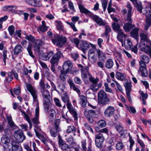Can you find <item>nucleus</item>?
Listing matches in <instances>:
<instances>
[{
    "label": "nucleus",
    "instance_id": "f257e3e1",
    "mask_svg": "<svg viewBox=\"0 0 151 151\" xmlns=\"http://www.w3.org/2000/svg\"><path fill=\"white\" fill-rule=\"evenodd\" d=\"M26 87L27 91L30 93L32 96L34 102L36 104V107L35 110V117L32 119V123L35 125L40 123L39 120V108L38 102L37 100V91L35 88L32 86L30 83H26Z\"/></svg>",
    "mask_w": 151,
    "mask_h": 151
},
{
    "label": "nucleus",
    "instance_id": "f03ea898",
    "mask_svg": "<svg viewBox=\"0 0 151 151\" xmlns=\"http://www.w3.org/2000/svg\"><path fill=\"white\" fill-rule=\"evenodd\" d=\"M149 61L150 58L146 55H143L140 56V60L139 62L140 66L139 70L143 77L146 76L147 75L146 64L148 63Z\"/></svg>",
    "mask_w": 151,
    "mask_h": 151
},
{
    "label": "nucleus",
    "instance_id": "7ed1b4c3",
    "mask_svg": "<svg viewBox=\"0 0 151 151\" xmlns=\"http://www.w3.org/2000/svg\"><path fill=\"white\" fill-rule=\"evenodd\" d=\"M99 103L102 105L108 104L110 99L107 93L103 90H101L98 93Z\"/></svg>",
    "mask_w": 151,
    "mask_h": 151
},
{
    "label": "nucleus",
    "instance_id": "20e7f679",
    "mask_svg": "<svg viewBox=\"0 0 151 151\" xmlns=\"http://www.w3.org/2000/svg\"><path fill=\"white\" fill-rule=\"evenodd\" d=\"M54 44L59 47H61L67 41L66 38L62 35H54V38L51 39Z\"/></svg>",
    "mask_w": 151,
    "mask_h": 151
},
{
    "label": "nucleus",
    "instance_id": "39448f33",
    "mask_svg": "<svg viewBox=\"0 0 151 151\" xmlns=\"http://www.w3.org/2000/svg\"><path fill=\"white\" fill-rule=\"evenodd\" d=\"M99 80V79L97 77L95 78L90 77L89 78V81L92 83L90 86V88L93 91H96L101 87L102 83L100 82L98 83Z\"/></svg>",
    "mask_w": 151,
    "mask_h": 151
},
{
    "label": "nucleus",
    "instance_id": "423d86ee",
    "mask_svg": "<svg viewBox=\"0 0 151 151\" xmlns=\"http://www.w3.org/2000/svg\"><path fill=\"white\" fill-rule=\"evenodd\" d=\"M59 125V120H56L54 122L53 127L50 131V135L52 137H55L58 135V133L60 131Z\"/></svg>",
    "mask_w": 151,
    "mask_h": 151
},
{
    "label": "nucleus",
    "instance_id": "0eeeda50",
    "mask_svg": "<svg viewBox=\"0 0 151 151\" xmlns=\"http://www.w3.org/2000/svg\"><path fill=\"white\" fill-rule=\"evenodd\" d=\"M105 140L102 134L99 133L95 135V142L96 146L99 148L103 147V143Z\"/></svg>",
    "mask_w": 151,
    "mask_h": 151
},
{
    "label": "nucleus",
    "instance_id": "6e6552de",
    "mask_svg": "<svg viewBox=\"0 0 151 151\" xmlns=\"http://www.w3.org/2000/svg\"><path fill=\"white\" fill-rule=\"evenodd\" d=\"M13 136L19 142H22L25 139V136L24 134L23 131L21 129L15 131L13 134Z\"/></svg>",
    "mask_w": 151,
    "mask_h": 151
},
{
    "label": "nucleus",
    "instance_id": "1a4fd4ad",
    "mask_svg": "<svg viewBox=\"0 0 151 151\" xmlns=\"http://www.w3.org/2000/svg\"><path fill=\"white\" fill-rule=\"evenodd\" d=\"M63 55V54L60 51H58L52 57L50 60L51 65H57L59 60Z\"/></svg>",
    "mask_w": 151,
    "mask_h": 151
},
{
    "label": "nucleus",
    "instance_id": "9d476101",
    "mask_svg": "<svg viewBox=\"0 0 151 151\" xmlns=\"http://www.w3.org/2000/svg\"><path fill=\"white\" fill-rule=\"evenodd\" d=\"M1 141L4 144L3 147L4 150L9 149H11L12 147L11 143H10V138L6 135H4L1 139Z\"/></svg>",
    "mask_w": 151,
    "mask_h": 151
},
{
    "label": "nucleus",
    "instance_id": "9b49d317",
    "mask_svg": "<svg viewBox=\"0 0 151 151\" xmlns=\"http://www.w3.org/2000/svg\"><path fill=\"white\" fill-rule=\"evenodd\" d=\"M90 16L91 18L99 26H104L106 24L105 22L99 16L92 14H90Z\"/></svg>",
    "mask_w": 151,
    "mask_h": 151
},
{
    "label": "nucleus",
    "instance_id": "f8f14e48",
    "mask_svg": "<svg viewBox=\"0 0 151 151\" xmlns=\"http://www.w3.org/2000/svg\"><path fill=\"white\" fill-rule=\"evenodd\" d=\"M73 67V65L72 62L70 60L65 61L63 65V69L62 72L64 73H69L70 70Z\"/></svg>",
    "mask_w": 151,
    "mask_h": 151
},
{
    "label": "nucleus",
    "instance_id": "ddd939ff",
    "mask_svg": "<svg viewBox=\"0 0 151 151\" xmlns=\"http://www.w3.org/2000/svg\"><path fill=\"white\" fill-rule=\"evenodd\" d=\"M125 21L127 22L124 24L123 26V28L126 32H129L131 29L134 27L135 26L132 24L131 17H129L128 18V17H127Z\"/></svg>",
    "mask_w": 151,
    "mask_h": 151
},
{
    "label": "nucleus",
    "instance_id": "4468645a",
    "mask_svg": "<svg viewBox=\"0 0 151 151\" xmlns=\"http://www.w3.org/2000/svg\"><path fill=\"white\" fill-rule=\"evenodd\" d=\"M146 20L145 25V29L147 30L151 25V12L150 10L147 11L146 13Z\"/></svg>",
    "mask_w": 151,
    "mask_h": 151
},
{
    "label": "nucleus",
    "instance_id": "2eb2a0df",
    "mask_svg": "<svg viewBox=\"0 0 151 151\" xmlns=\"http://www.w3.org/2000/svg\"><path fill=\"white\" fill-rule=\"evenodd\" d=\"M42 96L45 101L49 102L52 101V98L50 96V93L45 88L42 89Z\"/></svg>",
    "mask_w": 151,
    "mask_h": 151
},
{
    "label": "nucleus",
    "instance_id": "dca6fc26",
    "mask_svg": "<svg viewBox=\"0 0 151 151\" xmlns=\"http://www.w3.org/2000/svg\"><path fill=\"white\" fill-rule=\"evenodd\" d=\"M76 128L73 126L71 125L68 126L67 127L66 130V132L68 134L70 133H73V135L75 136L76 135H78V137L80 136V131L79 129H77V134H76Z\"/></svg>",
    "mask_w": 151,
    "mask_h": 151
},
{
    "label": "nucleus",
    "instance_id": "f3484780",
    "mask_svg": "<svg viewBox=\"0 0 151 151\" xmlns=\"http://www.w3.org/2000/svg\"><path fill=\"white\" fill-rule=\"evenodd\" d=\"M124 86L125 88L127 96L129 101H131L130 96V92L132 90V85L130 82H127L124 84Z\"/></svg>",
    "mask_w": 151,
    "mask_h": 151
},
{
    "label": "nucleus",
    "instance_id": "a211bd4d",
    "mask_svg": "<svg viewBox=\"0 0 151 151\" xmlns=\"http://www.w3.org/2000/svg\"><path fill=\"white\" fill-rule=\"evenodd\" d=\"M96 115V113L94 110H88L86 117L90 123H93V117H95Z\"/></svg>",
    "mask_w": 151,
    "mask_h": 151
},
{
    "label": "nucleus",
    "instance_id": "6ab92c4d",
    "mask_svg": "<svg viewBox=\"0 0 151 151\" xmlns=\"http://www.w3.org/2000/svg\"><path fill=\"white\" fill-rule=\"evenodd\" d=\"M114 111L115 109L114 107L109 106L104 111V115L106 117L110 118L113 115Z\"/></svg>",
    "mask_w": 151,
    "mask_h": 151
},
{
    "label": "nucleus",
    "instance_id": "aec40b11",
    "mask_svg": "<svg viewBox=\"0 0 151 151\" xmlns=\"http://www.w3.org/2000/svg\"><path fill=\"white\" fill-rule=\"evenodd\" d=\"M89 47V45L87 41L82 40L81 41V43L79 45V47L78 48L84 52Z\"/></svg>",
    "mask_w": 151,
    "mask_h": 151
},
{
    "label": "nucleus",
    "instance_id": "412c9836",
    "mask_svg": "<svg viewBox=\"0 0 151 151\" xmlns=\"http://www.w3.org/2000/svg\"><path fill=\"white\" fill-rule=\"evenodd\" d=\"M12 151H22L21 146L15 140H12L11 142Z\"/></svg>",
    "mask_w": 151,
    "mask_h": 151
},
{
    "label": "nucleus",
    "instance_id": "4be33fe9",
    "mask_svg": "<svg viewBox=\"0 0 151 151\" xmlns=\"http://www.w3.org/2000/svg\"><path fill=\"white\" fill-rule=\"evenodd\" d=\"M146 43L145 45V42L144 41H141L140 42L139 45V47L142 51H144L145 53L149 49L148 47H151V44L147 45Z\"/></svg>",
    "mask_w": 151,
    "mask_h": 151
},
{
    "label": "nucleus",
    "instance_id": "5701e85b",
    "mask_svg": "<svg viewBox=\"0 0 151 151\" xmlns=\"http://www.w3.org/2000/svg\"><path fill=\"white\" fill-rule=\"evenodd\" d=\"M68 82L69 84L70 88L71 89H72L74 91H76L78 94L80 93V89L75 86V85L72 81L70 79H69L68 80Z\"/></svg>",
    "mask_w": 151,
    "mask_h": 151
},
{
    "label": "nucleus",
    "instance_id": "b1692460",
    "mask_svg": "<svg viewBox=\"0 0 151 151\" xmlns=\"http://www.w3.org/2000/svg\"><path fill=\"white\" fill-rule=\"evenodd\" d=\"M96 52L98 56V59L100 61H104L106 58L105 53L99 49L96 50Z\"/></svg>",
    "mask_w": 151,
    "mask_h": 151
},
{
    "label": "nucleus",
    "instance_id": "393cba45",
    "mask_svg": "<svg viewBox=\"0 0 151 151\" xmlns=\"http://www.w3.org/2000/svg\"><path fill=\"white\" fill-rule=\"evenodd\" d=\"M80 99V104L83 108L85 107L86 105L87 99L86 97L83 95L78 94Z\"/></svg>",
    "mask_w": 151,
    "mask_h": 151
},
{
    "label": "nucleus",
    "instance_id": "a878e982",
    "mask_svg": "<svg viewBox=\"0 0 151 151\" xmlns=\"http://www.w3.org/2000/svg\"><path fill=\"white\" fill-rule=\"evenodd\" d=\"M83 72H81V76L82 78L86 83V81L87 79L88 78L89 80V78L90 77H93L91 74L89 73L88 71H84L83 70Z\"/></svg>",
    "mask_w": 151,
    "mask_h": 151
},
{
    "label": "nucleus",
    "instance_id": "bb28decb",
    "mask_svg": "<svg viewBox=\"0 0 151 151\" xmlns=\"http://www.w3.org/2000/svg\"><path fill=\"white\" fill-rule=\"evenodd\" d=\"M34 130L37 136H38L39 139L41 140V141L44 144H45L46 142H47V141H48V137H45L43 135L40 134L35 129Z\"/></svg>",
    "mask_w": 151,
    "mask_h": 151
},
{
    "label": "nucleus",
    "instance_id": "cd10ccee",
    "mask_svg": "<svg viewBox=\"0 0 151 151\" xmlns=\"http://www.w3.org/2000/svg\"><path fill=\"white\" fill-rule=\"evenodd\" d=\"M139 30L138 28H134L130 32L131 36L136 40L137 39L139 36L138 32Z\"/></svg>",
    "mask_w": 151,
    "mask_h": 151
},
{
    "label": "nucleus",
    "instance_id": "c85d7f7f",
    "mask_svg": "<svg viewBox=\"0 0 151 151\" xmlns=\"http://www.w3.org/2000/svg\"><path fill=\"white\" fill-rule=\"evenodd\" d=\"M114 65V62L112 59H109L106 61L105 63V66L106 68L110 69L112 68Z\"/></svg>",
    "mask_w": 151,
    "mask_h": 151
},
{
    "label": "nucleus",
    "instance_id": "c756f323",
    "mask_svg": "<svg viewBox=\"0 0 151 151\" xmlns=\"http://www.w3.org/2000/svg\"><path fill=\"white\" fill-rule=\"evenodd\" d=\"M118 32V33L117 36V39L119 41L122 42H123V38L126 37H127V35L124 33L122 29Z\"/></svg>",
    "mask_w": 151,
    "mask_h": 151
},
{
    "label": "nucleus",
    "instance_id": "7c9ffc66",
    "mask_svg": "<svg viewBox=\"0 0 151 151\" xmlns=\"http://www.w3.org/2000/svg\"><path fill=\"white\" fill-rule=\"evenodd\" d=\"M22 49L23 47L20 44L16 45L14 50V55H18L22 52Z\"/></svg>",
    "mask_w": 151,
    "mask_h": 151
},
{
    "label": "nucleus",
    "instance_id": "2f4dec72",
    "mask_svg": "<svg viewBox=\"0 0 151 151\" xmlns=\"http://www.w3.org/2000/svg\"><path fill=\"white\" fill-rule=\"evenodd\" d=\"M78 6L81 13H84L85 14H88L91 13L90 12L85 8L82 4H78Z\"/></svg>",
    "mask_w": 151,
    "mask_h": 151
},
{
    "label": "nucleus",
    "instance_id": "473e14b6",
    "mask_svg": "<svg viewBox=\"0 0 151 151\" xmlns=\"http://www.w3.org/2000/svg\"><path fill=\"white\" fill-rule=\"evenodd\" d=\"M140 37L142 40H144L146 42V43H148V44H151V42L149 39L147 38V35L144 33H142L140 34Z\"/></svg>",
    "mask_w": 151,
    "mask_h": 151
},
{
    "label": "nucleus",
    "instance_id": "72a5a7b5",
    "mask_svg": "<svg viewBox=\"0 0 151 151\" xmlns=\"http://www.w3.org/2000/svg\"><path fill=\"white\" fill-rule=\"evenodd\" d=\"M124 44L125 47L128 50L130 49L132 45L131 41L129 38L124 40Z\"/></svg>",
    "mask_w": 151,
    "mask_h": 151
},
{
    "label": "nucleus",
    "instance_id": "f704fd0d",
    "mask_svg": "<svg viewBox=\"0 0 151 151\" xmlns=\"http://www.w3.org/2000/svg\"><path fill=\"white\" fill-rule=\"evenodd\" d=\"M42 24L39 26L38 29L41 32H44L47 30L48 27L45 26L46 23L45 21H42Z\"/></svg>",
    "mask_w": 151,
    "mask_h": 151
},
{
    "label": "nucleus",
    "instance_id": "c9c22d12",
    "mask_svg": "<svg viewBox=\"0 0 151 151\" xmlns=\"http://www.w3.org/2000/svg\"><path fill=\"white\" fill-rule=\"evenodd\" d=\"M115 77L118 80L121 81H124L125 78V77L123 73L119 72L116 73Z\"/></svg>",
    "mask_w": 151,
    "mask_h": 151
},
{
    "label": "nucleus",
    "instance_id": "e433bc0d",
    "mask_svg": "<svg viewBox=\"0 0 151 151\" xmlns=\"http://www.w3.org/2000/svg\"><path fill=\"white\" fill-rule=\"evenodd\" d=\"M22 112L24 115V118L29 123V128L31 129L32 127V124L29 116L24 112L22 111Z\"/></svg>",
    "mask_w": 151,
    "mask_h": 151
},
{
    "label": "nucleus",
    "instance_id": "4c0bfd02",
    "mask_svg": "<svg viewBox=\"0 0 151 151\" xmlns=\"http://www.w3.org/2000/svg\"><path fill=\"white\" fill-rule=\"evenodd\" d=\"M112 27L114 30L117 31V32L122 30L120 28L119 24L117 22L113 23L112 25Z\"/></svg>",
    "mask_w": 151,
    "mask_h": 151
},
{
    "label": "nucleus",
    "instance_id": "58836bf2",
    "mask_svg": "<svg viewBox=\"0 0 151 151\" xmlns=\"http://www.w3.org/2000/svg\"><path fill=\"white\" fill-rule=\"evenodd\" d=\"M48 115H49V117L51 118H54V116L56 115V111L53 109H51L50 110H49L48 111L46 112Z\"/></svg>",
    "mask_w": 151,
    "mask_h": 151
},
{
    "label": "nucleus",
    "instance_id": "ea45409f",
    "mask_svg": "<svg viewBox=\"0 0 151 151\" xmlns=\"http://www.w3.org/2000/svg\"><path fill=\"white\" fill-rule=\"evenodd\" d=\"M50 101L47 102L45 101L43 103V106L44 111L45 112H47L49 110L50 105L51 104Z\"/></svg>",
    "mask_w": 151,
    "mask_h": 151
},
{
    "label": "nucleus",
    "instance_id": "a19ab883",
    "mask_svg": "<svg viewBox=\"0 0 151 151\" xmlns=\"http://www.w3.org/2000/svg\"><path fill=\"white\" fill-rule=\"evenodd\" d=\"M70 41L72 43L75 44L77 48L79 47L80 40L76 38H72L70 39Z\"/></svg>",
    "mask_w": 151,
    "mask_h": 151
},
{
    "label": "nucleus",
    "instance_id": "79ce46f5",
    "mask_svg": "<svg viewBox=\"0 0 151 151\" xmlns=\"http://www.w3.org/2000/svg\"><path fill=\"white\" fill-rule=\"evenodd\" d=\"M70 113L73 115L74 119H77V114L74 108L69 110Z\"/></svg>",
    "mask_w": 151,
    "mask_h": 151
},
{
    "label": "nucleus",
    "instance_id": "37998d69",
    "mask_svg": "<svg viewBox=\"0 0 151 151\" xmlns=\"http://www.w3.org/2000/svg\"><path fill=\"white\" fill-rule=\"evenodd\" d=\"M124 147V145L123 143L121 142H117L116 146V149L120 150L122 149Z\"/></svg>",
    "mask_w": 151,
    "mask_h": 151
},
{
    "label": "nucleus",
    "instance_id": "c03bdc74",
    "mask_svg": "<svg viewBox=\"0 0 151 151\" xmlns=\"http://www.w3.org/2000/svg\"><path fill=\"white\" fill-rule=\"evenodd\" d=\"M112 81H114L116 83L118 90L120 92L123 93V89L119 84L114 79L112 80Z\"/></svg>",
    "mask_w": 151,
    "mask_h": 151
},
{
    "label": "nucleus",
    "instance_id": "a18cd8bd",
    "mask_svg": "<svg viewBox=\"0 0 151 151\" xmlns=\"http://www.w3.org/2000/svg\"><path fill=\"white\" fill-rule=\"evenodd\" d=\"M105 26V31L104 35L105 36H107L108 35V34L110 32L111 28L108 25L106 24Z\"/></svg>",
    "mask_w": 151,
    "mask_h": 151
},
{
    "label": "nucleus",
    "instance_id": "49530a36",
    "mask_svg": "<svg viewBox=\"0 0 151 151\" xmlns=\"http://www.w3.org/2000/svg\"><path fill=\"white\" fill-rule=\"evenodd\" d=\"M65 22L68 24L69 25L71 28L73 29V30L75 32L77 31L78 30L75 26V23L73 22H69L68 21H66Z\"/></svg>",
    "mask_w": 151,
    "mask_h": 151
},
{
    "label": "nucleus",
    "instance_id": "de8ad7c7",
    "mask_svg": "<svg viewBox=\"0 0 151 151\" xmlns=\"http://www.w3.org/2000/svg\"><path fill=\"white\" fill-rule=\"evenodd\" d=\"M27 49L29 55L32 58H34L35 56L32 54V52L31 51L32 45L31 44L29 45L27 48Z\"/></svg>",
    "mask_w": 151,
    "mask_h": 151
},
{
    "label": "nucleus",
    "instance_id": "09e8293b",
    "mask_svg": "<svg viewBox=\"0 0 151 151\" xmlns=\"http://www.w3.org/2000/svg\"><path fill=\"white\" fill-rule=\"evenodd\" d=\"M127 7L128 9L127 17H128V18H129V17H131L132 16L131 11L132 9V7L131 6V5L130 4H128L127 5Z\"/></svg>",
    "mask_w": 151,
    "mask_h": 151
},
{
    "label": "nucleus",
    "instance_id": "8fccbe9b",
    "mask_svg": "<svg viewBox=\"0 0 151 151\" xmlns=\"http://www.w3.org/2000/svg\"><path fill=\"white\" fill-rule=\"evenodd\" d=\"M104 85L105 87V90L106 92L109 93H112V90L109 87V84L107 83H105Z\"/></svg>",
    "mask_w": 151,
    "mask_h": 151
},
{
    "label": "nucleus",
    "instance_id": "3c124183",
    "mask_svg": "<svg viewBox=\"0 0 151 151\" xmlns=\"http://www.w3.org/2000/svg\"><path fill=\"white\" fill-rule=\"evenodd\" d=\"M108 0H102V6L103 8L104 9V12L106 10V8L107 3H108Z\"/></svg>",
    "mask_w": 151,
    "mask_h": 151
},
{
    "label": "nucleus",
    "instance_id": "603ef678",
    "mask_svg": "<svg viewBox=\"0 0 151 151\" xmlns=\"http://www.w3.org/2000/svg\"><path fill=\"white\" fill-rule=\"evenodd\" d=\"M125 106L127 110L129 111L130 113L135 114L136 112V110L135 108L132 106H128L127 105H125Z\"/></svg>",
    "mask_w": 151,
    "mask_h": 151
},
{
    "label": "nucleus",
    "instance_id": "864d4df0",
    "mask_svg": "<svg viewBox=\"0 0 151 151\" xmlns=\"http://www.w3.org/2000/svg\"><path fill=\"white\" fill-rule=\"evenodd\" d=\"M7 51L6 49L5 48L4 49L3 52V60L5 64H6V60L7 59Z\"/></svg>",
    "mask_w": 151,
    "mask_h": 151
},
{
    "label": "nucleus",
    "instance_id": "5fc2aeb1",
    "mask_svg": "<svg viewBox=\"0 0 151 151\" xmlns=\"http://www.w3.org/2000/svg\"><path fill=\"white\" fill-rule=\"evenodd\" d=\"M55 105L59 107H62V105L60 100L57 98H55L54 99Z\"/></svg>",
    "mask_w": 151,
    "mask_h": 151
},
{
    "label": "nucleus",
    "instance_id": "6e6d98bb",
    "mask_svg": "<svg viewBox=\"0 0 151 151\" xmlns=\"http://www.w3.org/2000/svg\"><path fill=\"white\" fill-rule=\"evenodd\" d=\"M98 125L101 127H103L106 126V124L105 121L101 120L98 122Z\"/></svg>",
    "mask_w": 151,
    "mask_h": 151
},
{
    "label": "nucleus",
    "instance_id": "4d7b16f0",
    "mask_svg": "<svg viewBox=\"0 0 151 151\" xmlns=\"http://www.w3.org/2000/svg\"><path fill=\"white\" fill-rule=\"evenodd\" d=\"M56 23V26L58 29L62 30L63 29V26L60 22L57 21Z\"/></svg>",
    "mask_w": 151,
    "mask_h": 151
},
{
    "label": "nucleus",
    "instance_id": "13d9d810",
    "mask_svg": "<svg viewBox=\"0 0 151 151\" xmlns=\"http://www.w3.org/2000/svg\"><path fill=\"white\" fill-rule=\"evenodd\" d=\"M67 73H63L62 72V70H61L60 71V79L63 81H65L66 78L65 77V75Z\"/></svg>",
    "mask_w": 151,
    "mask_h": 151
},
{
    "label": "nucleus",
    "instance_id": "bf43d9fd",
    "mask_svg": "<svg viewBox=\"0 0 151 151\" xmlns=\"http://www.w3.org/2000/svg\"><path fill=\"white\" fill-rule=\"evenodd\" d=\"M15 27L13 25H11L8 28V30L9 33V34L11 35H12L14 32Z\"/></svg>",
    "mask_w": 151,
    "mask_h": 151
},
{
    "label": "nucleus",
    "instance_id": "052dcab7",
    "mask_svg": "<svg viewBox=\"0 0 151 151\" xmlns=\"http://www.w3.org/2000/svg\"><path fill=\"white\" fill-rule=\"evenodd\" d=\"M115 128L119 132L124 130L123 127L121 125L119 124L116 125Z\"/></svg>",
    "mask_w": 151,
    "mask_h": 151
},
{
    "label": "nucleus",
    "instance_id": "680f3d73",
    "mask_svg": "<svg viewBox=\"0 0 151 151\" xmlns=\"http://www.w3.org/2000/svg\"><path fill=\"white\" fill-rule=\"evenodd\" d=\"M82 147L83 151H86L87 148L86 147V139L83 140L81 141Z\"/></svg>",
    "mask_w": 151,
    "mask_h": 151
},
{
    "label": "nucleus",
    "instance_id": "e2e57ef3",
    "mask_svg": "<svg viewBox=\"0 0 151 151\" xmlns=\"http://www.w3.org/2000/svg\"><path fill=\"white\" fill-rule=\"evenodd\" d=\"M68 7H69V9L70 10H71L72 11L75 12V9L74 7V6L73 5V2L71 1H69L68 2Z\"/></svg>",
    "mask_w": 151,
    "mask_h": 151
},
{
    "label": "nucleus",
    "instance_id": "0e129e2a",
    "mask_svg": "<svg viewBox=\"0 0 151 151\" xmlns=\"http://www.w3.org/2000/svg\"><path fill=\"white\" fill-rule=\"evenodd\" d=\"M84 126L86 129L88 130H90L92 133H93L94 132L92 128L87 123H84Z\"/></svg>",
    "mask_w": 151,
    "mask_h": 151
},
{
    "label": "nucleus",
    "instance_id": "69168bd1",
    "mask_svg": "<svg viewBox=\"0 0 151 151\" xmlns=\"http://www.w3.org/2000/svg\"><path fill=\"white\" fill-rule=\"evenodd\" d=\"M73 80L75 83L78 84H80L82 83V81L81 79L77 77H75Z\"/></svg>",
    "mask_w": 151,
    "mask_h": 151
},
{
    "label": "nucleus",
    "instance_id": "338daca9",
    "mask_svg": "<svg viewBox=\"0 0 151 151\" xmlns=\"http://www.w3.org/2000/svg\"><path fill=\"white\" fill-rule=\"evenodd\" d=\"M62 101L65 103H68L70 101L69 98L66 95H64L62 97Z\"/></svg>",
    "mask_w": 151,
    "mask_h": 151
},
{
    "label": "nucleus",
    "instance_id": "774afa93",
    "mask_svg": "<svg viewBox=\"0 0 151 151\" xmlns=\"http://www.w3.org/2000/svg\"><path fill=\"white\" fill-rule=\"evenodd\" d=\"M26 39L32 42H35V39L33 36L31 35L29 36H26Z\"/></svg>",
    "mask_w": 151,
    "mask_h": 151
}]
</instances>
